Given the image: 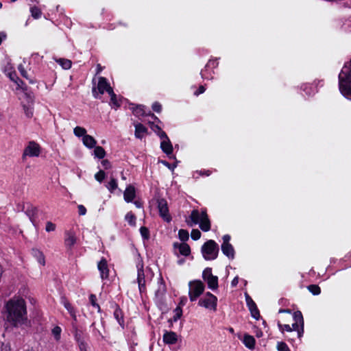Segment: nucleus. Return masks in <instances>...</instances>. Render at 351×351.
<instances>
[{
	"label": "nucleus",
	"instance_id": "nucleus-23",
	"mask_svg": "<svg viewBox=\"0 0 351 351\" xmlns=\"http://www.w3.org/2000/svg\"><path fill=\"white\" fill-rule=\"evenodd\" d=\"M160 148L162 151L167 155L171 154L173 151V145L169 138L162 141L160 143Z\"/></svg>",
	"mask_w": 351,
	"mask_h": 351
},
{
	"label": "nucleus",
	"instance_id": "nucleus-4",
	"mask_svg": "<svg viewBox=\"0 0 351 351\" xmlns=\"http://www.w3.org/2000/svg\"><path fill=\"white\" fill-rule=\"evenodd\" d=\"M219 248L215 241L210 239L206 241L201 247V253L206 261H213L217 258Z\"/></svg>",
	"mask_w": 351,
	"mask_h": 351
},
{
	"label": "nucleus",
	"instance_id": "nucleus-5",
	"mask_svg": "<svg viewBox=\"0 0 351 351\" xmlns=\"http://www.w3.org/2000/svg\"><path fill=\"white\" fill-rule=\"evenodd\" d=\"M189 296L191 302L195 301L204 291L205 285L199 280L190 281L189 283Z\"/></svg>",
	"mask_w": 351,
	"mask_h": 351
},
{
	"label": "nucleus",
	"instance_id": "nucleus-7",
	"mask_svg": "<svg viewBox=\"0 0 351 351\" xmlns=\"http://www.w3.org/2000/svg\"><path fill=\"white\" fill-rule=\"evenodd\" d=\"M223 243L221 248L223 254L226 256L229 259H234L235 251L232 245L230 243L231 237L229 234L223 236Z\"/></svg>",
	"mask_w": 351,
	"mask_h": 351
},
{
	"label": "nucleus",
	"instance_id": "nucleus-20",
	"mask_svg": "<svg viewBox=\"0 0 351 351\" xmlns=\"http://www.w3.org/2000/svg\"><path fill=\"white\" fill-rule=\"evenodd\" d=\"M165 344L173 345L178 341V335L175 332L165 330L162 336Z\"/></svg>",
	"mask_w": 351,
	"mask_h": 351
},
{
	"label": "nucleus",
	"instance_id": "nucleus-37",
	"mask_svg": "<svg viewBox=\"0 0 351 351\" xmlns=\"http://www.w3.org/2000/svg\"><path fill=\"white\" fill-rule=\"evenodd\" d=\"M315 86L311 85L309 84H304L302 85V90L308 95H311L315 93Z\"/></svg>",
	"mask_w": 351,
	"mask_h": 351
},
{
	"label": "nucleus",
	"instance_id": "nucleus-57",
	"mask_svg": "<svg viewBox=\"0 0 351 351\" xmlns=\"http://www.w3.org/2000/svg\"><path fill=\"white\" fill-rule=\"evenodd\" d=\"M161 162L170 170H173L176 167V163H169L167 160H162Z\"/></svg>",
	"mask_w": 351,
	"mask_h": 351
},
{
	"label": "nucleus",
	"instance_id": "nucleus-63",
	"mask_svg": "<svg viewBox=\"0 0 351 351\" xmlns=\"http://www.w3.org/2000/svg\"><path fill=\"white\" fill-rule=\"evenodd\" d=\"M205 90H206V88L204 87V86L201 85L199 86L197 90L195 92V95L197 96L200 94L204 93L205 92Z\"/></svg>",
	"mask_w": 351,
	"mask_h": 351
},
{
	"label": "nucleus",
	"instance_id": "nucleus-50",
	"mask_svg": "<svg viewBox=\"0 0 351 351\" xmlns=\"http://www.w3.org/2000/svg\"><path fill=\"white\" fill-rule=\"evenodd\" d=\"M23 110L25 112V114L27 118H32L34 114L33 108L26 106L23 105Z\"/></svg>",
	"mask_w": 351,
	"mask_h": 351
},
{
	"label": "nucleus",
	"instance_id": "nucleus-42",
	"mask_svg": "<svg viewBox=\"0 0 351 351\" xmlns=\"http://www.w3.org/2000/svg\"><path fill=\"white\" fill-rule=\"evenodd\" d=\"M307 289L314 295H318L321 293V288L317 285H310Z\"/></svg>",
	"mask_w": 351,
	"mask_h": 351
},
{
	"label": "nucleus",
	"instance_id": "nucleus-22",
	"mask_svg": "<svg viewBox=\"0 0 351 351\" xmlns=\"http://www.w3.org/2000/svg\"><path fill=\"white\" fill-rule=\"evenodd\" d=\"M131 107L130 108L132 110V113L136 117H145L147 116V112L145 110V106L143 105H135L133 104H130Z\"/></svg>",
	"mask_w": 351,
	"mask_h": 351
},
{
	"label": "nucleus",
	"instance_id": "nucleus-41",
	"mask_svg": "<svg viewBox=\"0 0 351 351\" xmlns=\"http://www.w3.org/2000/svg\"><path fill=\"white\" fill-rule=\"evenodd\" d=\"M140 233L144 241H147L150 238V233L149 229L145 226H142L140 228Z\"/></svg>",
	"mask_w": 351,
	"mask_h": 351
},
{
	"label": "nucleus",
	"instance_id": "nucleus-54",
	"mask_svg": "<svg viewBox=\"0 0 351 351\" xmlns=\"http://www.w3.org/2000/svg\"><path fill=\"white\" fill-rule=\"evenodd\" d=\"M89 302L93 307H97V297L95 294L91 293L89 295Z\"/></svg>",
	"mask_w": 351,
	"mask_h": 351
},
{
	"label": "nucleus",
	"instance_id": "nucleus-35",
	"mask_svg": "<svg viewBox=\"0 0 351 351\" xmlns=\"http://www.w3.org/2000/svg\"><path fill=\"white\" fill-rule=\"evenodd\" d=\"M214 73V71L211 69H206V65L204 69H202L200 72V75L202 77L204 80H211L213 79V74Z\"/></svg>",
	"mask_w": 351,
	"mask_h": 351
},
{
	"label": "nucleus",
	"instance_id": "nucleus-34",
	"mask_svg": "<svg viewBox=\"0 0 351 351\" xmlns=\"http://www.w3.org/2000/svg\"><path fill=\"white\" fill-rule=\"evenodd\" d=\"M56 62L62 67L64 69H69L72 66V62L69 59L59 58L56 60Z\"/></svg>",
	"mask_w": 351,
	"mask_h": 351
},
{
	"label": "nucleus",
	"instance_id": "nucleus-18",
	"mask_svg": "<svg viewBox=\"0 0 351 351\" xmlns=\"http://www.w3.org/2000/svg\"><path fill=\"white\" fill-rule=\"evenodd\" d=\"M198 305L208 309L216 311L217 301L213 302L211 299L207 298H201L198 301Z\"/></svg>",
	"mask_w": 351,
	"mask_h": 351
},
{
	"label": "nucleus",
	"instance_id": "nucleus-25",
	"mask_svg": "<svg viewBox=\"0 0 351 351\" xmlns=\"http://www.w3.org/2000/svg\"><path fill=\"white\" fill-rule=\"evenodd\" d=\"M243 343L246 348L252 350L255 347L256 340L253 336L248 334H245Z\"/></svg>",
	"mask_w": 351,
	"mask_h": 351
},
{
	"label": "nucleus",
	"instance_id": "nucleus-48",
	"mask_svg": "<svg viewBox=\"0 0 351 351\" xmlns=\"http://www.w3.org/2000/svg\"><path fill=\"white\" fill-rule=\"evenodd\" d=\"M278 326L282 332H284V331L289 332H292L291 327L289 324H282L280 322H278Z\"/></svg>",
	"mask_w": 351,
	"mask_h": 351
},
{
	"label": "nucleus",
	"instance_id": "nucleus-30",
	"mask_svg": "<svg viewBox=\"0 0 351 351\" xmlns=\"http://www.w3.org/2000/svg\"><path fill=\"white\" fill-rule=\"evenodd\" d=\"M208 287L212 290H215L218 288V277L217 276H214L213 277H210L209 279L206 280Z\"/></svg>",
	"mask_w": 351,
	"mask_h": 351
},
{
	"label": "nucleus",
	"instance_id": "nucleus-64",
	"mask_svg": "<svg viewBox=\"0 0 351 351\" xmlns=\"http://www.w3.org/2000/svg\"><path fill=\"white\" fill-rule=\"evenodd\" d=\"M146 117H151L156 122L160 123V120L150 110L147 112Z\"/></svg>",
	"mask_w": 351,
	"mask_h": 351
},
{
	"label": "nucleus",
	"instance_id": "nucleus-15",
	"mask_svg": "<svg viewBox=\"0 0 351 351\" xmlns=\"http://www.w3.org/2000/svg\"><path fill=\"white\" fill-rule=\"evenodd\" d=\"M112 307L114 308V317L117 319V322L120 325L122 328H124L125 326V321H124V315L123 312L121 309L120 306L118 304L114 303L112 304Z\"/></svg>",
	"mask_w": 351,
	"mask_h": 351
},
{
	"label": "nucleus",
	"instance_id": "nucleus-26",
	"mask_svg": "<svg viewBox=\"0 0 351 351\" xmlns=\"http://www.w3.org/2000/svg\"><path fill=\"white\" fill-rule=\"evenodd\" d=\"M83 144L88 148L91 149L95 147L97 141L95 138L89 134H86L82 138Z\"/></svg>",
	"mask_w": 351,
	"mask_h": 351
},
{
	"label": "nucleus",
	"instance_id": "nucleus-16",
	"mask_svg": "<svg viewBox=\"0 0 351 351\" xmlns=\"http://www.w3.org/2000/svg\"><path fill=\"white\" fill-rule=\"evenodd\" d=\"M73 333L74 339L77 343V346L87 343L86 341V337L84 332L82 330L78 329L76 325L73 324Z\"/></svg>",
	"mask_w": 351,
	"mask_h": 351
},
{
	"label": "nucleus",
	"instance_id": "nucleus-47",
	"mask_svg": "<svg viewBox=\"0 0 351 351\" xmlns=\"http://www.w3.org/2000/svg\"><path fill=\"white\" fill-rule=\"evenodd\" d=\"M106 178V173L104 170H99L95 174V178L99 182H102Z\"/></svg>",
	"mask_w": 351,
	"mask_h": 351
},
{
	"label": "nucleus",
	"instance_id": "nucleus-44",
	"mask_svg": "<svg viewBox=\"0 0 351 351\" xmlns=\"http://www.w3.org/2000/svg\"><path fill=\"white\" fill-rule=\"evenodd\" d=\"M278 351H291L287 344L284 341H278L276 344Z\"/></svg>",
	"mask_w": 351,
	"mask_h": 351
},
{
	"label": "nucleus",
	"instance_id": "nucleus-9",
	"mask_svg": "<svg viewBox=\"0 0 351 351\" xmlns=\"http://www.w3.org/2000/svg\"><path fill=\"white\" fill-rule=\"evenodd\" d=\"M157 207L158 209L160 216L163 219L164 221L169 222L171 220V217L169 214V207L167 202L164 198H160L157 199Z\"/></svg>",
	"mask_w": 351,
	"mask_h": 351
},
{
	"label": "nucleus",
	"instance_id": "nucleus-24",
	"mask_svg": "<svg viewBox=\"0 0 351 351\" xmlns=\"http://www.w3.org/2000/svg\"><path fill=\"white\" fill-rule=\"evenodd\" d=\"M31 254L40 265L43 266L45 265V258L43 252L37 248H33Z\"/></svg>",
	"mask_w": 351,
	"mask_h": 351
},
{
	"label": "nucleus",
	"instance_id": "nucleus-39",
	"mask_svg": "<svg viewBox=\"0 0 351 351\" xmlns=\"http://www.w3.org/2000/svg\"><path fill=\"white\" fill-rule=\"evenodd\" d=\"M73 133L76 136L82 138L87 134L86 130L80 126H76L73 130Z\"/></svg>",
	"mask_w": 351,
	"mask_h": 351
},
{
	"label": "nucleus",
	"instance_id": "nucleus-1",
	"mask_svg": "<svg viewBox=\"0 0 351 351\" xmlns=\"http://www.w3.org/2000/svg\"><path fill=\"white\" fill-rule=\"evenodd\" d=\"M6 320L14 327L24 324L27 320L26 303L23 298L10 300L5 304Z\"/></svg>",
	"mask_w": 351,
	"mask_h": 351
},
{
	"label": "nucleus",
	"instance_id": "nucleus-55",
	"mask_svg": "<svg viewBox=\"0 0 351 351\" xmlns=\"http://www.w3.org/2000/svg\"><path fill=\"white\" fill-rule=\"evenodd\" d=\"M13 75L16 77L15 83L18 85V86L20 88L25 90V88L23 86V85H25L24 82L22 80H21L15 73Z\"/></svg>",
	"mask_w": 351,
	"mask_h": 351
},
{
	"label": "nucleus",
	"instance_id": "nucleus-12",
	"mask_svg": "<svg viewBox=\"0 0 351 351\" xmlns=\"http://www.w3.org/2000/svg\"><path fill=\"white\" fill-rule=\"evenodd\" d=\"M97 269L100 273V277L102 280H108L109 278L110 270L108 268V261L106 258L102 257L98 262Z\"/></svg>",
	"mask_w": 351,
	"mask_h": 351
},
{
	"label": "nucleus",
	"instance_id": "nucleus-29",
	"mask_svg": "<svg viewBox=\"0 0 351 351\" xmlns=\"http://www.w3.org/2000/svg\"><path fill=\"white\" fill-rule=\"evenodd\" d=\"M63 305L64 308L68 311L72 318L75 322L77 321V316H76V311L75 308L73 306V305L66 299L64 300L63 302Z\"/></svg>",
	"mask_w": 351,
	"mask_h": 351
},
{
	"label": "nucleus",
	"instance_id": "nucleus-31",
	"mask_svg": "<svg viewBox=\"0 0 351 351\" xmlns=\"http://www.w3.org/2000/svg\"><path fill=\"white\" fill-rule=\"evenodd\" d=\"M125 220L128 221L130 226L135 227L136 225V217L132 211L125 215Z\"/></svg>",
	"mask_w": 351,
	"mask_h": 351
},
{
	"label": "nucleus",
	"instance_id": "nucleus-10",
	"mask_svg": "<svg viewBox=\"0 0 351 351\" xmlns=\"http://www.w3.org/2000/svg\"><path fill=\"white\" fill-rule=\"evenodd\" d=\"M41 147L38 143L34 141L28 143V145L25 148L23 154V157L28 156L29 157H37L40 154Z\"/></svg>",
	"mask_w": 351,
	"mask_h": 351
},
{
	"label": "nucleus",
	"instance_id": "nucleus-19",
	"mask_svg": "<svg viewBox=\"0 0 351 351\" xmlns=\"http://www.w3.org/2000/svg\"><path fill=\"white\" fill-rule=\"evenodd\" d=\"M136 197V189L135 187L129 184L126 186V189L123 193V198L124 200L128 202H132L134 198Z\"/></svg>",
	"mask_w": 351,
	"mask_h": 351
},
{
	"label": "nucleus",
	"instance_id": "nucleus-59",
	"mask_svg": "<svg viewBox=\"0 0 351 351\" xmlns=\"http://www.w3.org/2000/svg\"><path fill=\"white\" fill-rule=\"evenodd\" d=\"M158 291H161L162 293L166 292V285L164 280L162 278H160V285Z\"/></svg>",
	"mask_w": 351,
	"mask_h": 351
},
{
	"label": "nucleus",
	"instance_id": "nucleus-14",
	"mask_svg": "<svg viewBox=\"0 0 351 351\" xmlns=\"http://www.w3.org/2000/svg\"><path fill=\"white\" fill-rule=\"evenodd\" d=\"M173 249H178L179 253L184 256H189L191 254V247L186 243L174 242L173 243Z\"/></svg>",
	"mask_w": 351,
	"mask_h": 351
},
{
	"label": "nucleus",
	"instance_id": "nucleus-38",
	"mask_svg": "<svg viewBox=\"0 0 351 351\" xmlns=\"http://www.w3.org/2000/svg\"><path fill=\"white\" fill-rule=\"evenodd\" d=\"M178 237L182 243H186L189 239V234L188 230L184 229H180L178 231Z\"/></svg>",
	"mask_w": 351,
	"mask_h": 351
},
{
	"label": "nucleus",
	"instance_id": "nucleus-49",
	"mask_svg": "<svg viewBox=\"0 0 351 351\" xmlns=\"http://www.w3.org/2000/svg\"><path fill=\"white\" fill-rule=\"evenodd\" d=\"M202 235L201 232L198 229H193L191 232V239L194 241H197L200 239Z\"/></svg>",
	"mask_w": 351,
	"mask_h": 351
},
{
	"label": "nucleus",
	"instance_id": "nucleus-43",
	"mask_svg": "<svg viewBox=\"0 0 351 351\" xmlns=\"http://www.w3.org/2000/svg\"><path fill=\"white\" fill-rule=\"evenodd\" d=\"M61 332L62 328L58 326H55L51 330V333L56 341H59L60 339Z\"/></svg>",
	"mask_w": 351,
	"mask_h": 351
},
{
	"label": "nucleus",
	"instance_id": "nucleus-46",
	"mask_svg": "<svg viewBox=\"0 0 351 351\" xmlns=\"http://www.w3.org/2000/svg\"><path fill=\"white\" fill-rule=\"evenodd\" d=\"M219 62L217 59H213L209 60L207 62L206 65V69H211L214 70V69L217 68L218 66Z\"/></svg>",
	"mask_w": 351,
	"mask_h": 351
},
{
	"label": "nucleus",
	"instance_id": "nucleus-60",
	"mask_svg": "<svg viewBox=\"0 0 351 351\" xmlns=\"http://www.w3.org/2000/svg\"><path fill=\"white\" fill-rule=\"evenodd\" d=\"M1 351H12L10 345L8 343H2Z\"/></svg>",
	"mask_w": 351,
	"mask_h": 351
},
{
	"label": "nucleus",
	"instance_id": "nucleus-21",
	"mask_svg": "<svg viewBox=\"0 0 351 351\" xmlns=\"http://www.w3.org/2000/svg\"><path fill=\"white\" fill-rule=\"evenodd\" d=\"M134 127V136L136 138L141 140L145 135L149 134L147 128L143 124L138 123Z\"/></svg>",
	"mask_w": 351,
	"mask_h": 351
},
{
	"label": "nucleus",
	"instance_id": "nucleus-56",
	"mask_svg": "<svg viewBox=\"0 0 351 351\" xmlns=\"http://www.w3.org/2000/svg\"><path fill=\"white\" fill-rule=\"evenodd\" d=\"M159 137L160 139H162V141L163 140H167L169 138L167 134H166L165 132H164L162 128H160V130L159 131H157V132L156 133Z\"/></svg>",
	"mask_w": 351,
	"mask_h": 351
},
{
	"label": "nucleus",
	"instance_id": "nucleus-40",
	"mask_svg": "<svg viewBox=\"0 0 351 351\" xmlns=\"http://www.w3.org/2000/svg\"><path fill=\"white\" fill-rule=\"evenodd\" d=\"M30 12L32 16L35 19H38L41 17L42 12L41 10L37 7V6H33L30 8Z\"/></svg>",
	"mask_w": 351,
	"mask_h": 351
},
{
	"label": "nucleus",
	"instance_id": "nucleus-3",
	"mask_svg": "<svg viewBox=\"0 0 351 351\" xmlns=\"http://www.w3.org/2000/svg\"><path fill=\"white\" fill-rule=\"evenodd\" d=\"M189 218L191 223L186 221L189 226H192L193 224H199V228L204 232H208L210 230L211 223L206 208H202L201 212L197 209L193 210Z\"/></svg>",
	"mask_w": 351,
	"mask_h": 351
},
{
	"label": "nucleus",
	"instance_id": "nucleus-27",
	"mask_svg": "<svg viewBox=\"0 0 351 351\" xmlns=\"http://www.w3.org/2000/svg\"><path fill=\"white\" fill-rule=\"evenodd\" d=\"M174 315L172 318L169 319V322L170 323V327L173 325V322H176L179 319L181 318L182 316V308L181 306H178L174 310H173Z\"/></svg>",
	"mask_w": 351,
	"mask_h": 351
},
{
	"label": "nucleus",
	"instance_id": "nucleus-45",
	"mask_svg": "<svg viewBox=\"0 0 351 351\" xmlns=\"http://www.w3.org/2000/svg\"><path fill=\"white\" fill-rule=\"evenodd\" d=\"M214 276V275L212 273V268L211 267H206L204 269L202 272V278L204 281L209 279L210 277Z\"/></svg>",
	"mask_w": 351,
	"mask_h": 351
},
{
	"label": "nucleus",
	"instance_id": "nucleus-51",
	"mask_svg": "<svg viewBox=\"0 0 351 351\" xmlns=\"http://www.w3.org/2000/svg\"><path fill=\"white\" fill-rule=\"evenodd\" d=\"M56 226L55 223L51 221H47L46 223L45 230L48 232L54 231L56 230Z\"/></svg>",
	"mask_w": 351,
	"mask_h": 351
},
{
	"label": "nucleus",
	"instance_id": "nucleus-52",
	"mask_svg": "<svg viewBox=\"0 0 351 351\" xmlns=\"http://www.w3.org/2000/svg\"><path fill=\"white\" fill-rule=\"evenodd\" d=\"M152 108L154 112L160 113L162 111V105L159 102L155 101L152 104Z\"/></svg>",
	"mask_w": 351,
	"mask_h": 351
},
{
	"label": "nucleus",
	"instance_id": "nucleus-53",
	"mask_svg": "<svg viewBox=\"0 0 351 351\" xmlns=\"http://www.w3.org/2000/svg\"><path fill=\"white\" fill-rule=\"evenodd\" d=\"M147 123L154 132L156 133L157 131L160 130V127L158 124H155L153 121H149Z\"/></svg>",
	"mask_w": 351,
	"mask_h": 351
},
{
	"label": "nucleus",
	"instance_id": "nucleus-33",
	"mask_svg": "<svg viewBox=\"0 0 351 351\" xmlns=\"http://www.w3.org/2000/svg\"><path fill=\"white\" fill-rule=\"evenodd\" d=\"M106 187L108 191L112 193L118 188V182L116 178L111 177L110 180L106 185Z\"/></svg>",
	"mask_w": 351,
	"mask_h": 351
},
{
	"label": "nucleus",
	"instance_id": "nucleus-58",
	"mask_svg": "<svg viewBox=\"0 0 351 351\" xmlns=\"http://www.w3.org/2000/svg\"><path fill=\"white\" fill-rule=\"evenodd\" d=\"M78 213L80 215H85L86 213V208L84 206L80 204L77 206Z\"/></svg>",
	"mask_w": 351,
	"mask_h": 351
},
{
	"label": "nucleus",
	"instance_id": "nucleus-6",
	"mask_svg": "<svg viewBox=\"0 0 351 351\" xmlns=\"http://www.w3.org/2000/svg\"><path fill=\"white\" fill-rule=\"evenodd\" d=\"M294 322L291 326L292 331L297 332V337L301 338L304 334V318L300 311H296L293 313Z\"/></svg>",
	"mask_w": 351,
	"mask_h": 351
},
{
	"label": "nucleus",
	"instance_id": "nucleus-8",
	"mask_svg": "<svg viewBox=\"0 0 351 351\" xmlns=\"http://www.w3.org/2000/svg\"><path fill=\"white\" fill-rule=\"evenodd\" d=\"M110 86L108 80L104 77H99L98 80L97 86H93L92 88L93 96L95 99L99 98V95H103L106 92L107 89Z\"/></svg>",
	"mask_w": 351,
	"mask_h": 351
},
{
	"label": "nucleus",
	"instance_id": "nucleus-2",
	"mask_svg": "<svg viewBox=\"0 0 351 351\" xmlns=\"http://www.w3.org/2000/svg\"><path fill=\"white\" fill-rule=\"evenodd\" d=\"M338 78L340 93L346 97H351V60L344 64Z\"/></svg>",
	"mask_w": 351,
	"mask_h": 351
},
{
	"label": "nucleus",
	"instance_id": "nucleus-36",
	"mask_svg": "<svg viewBox=\"0 0 351 351\" xmlns=\"http://www.w3.org/2000/svg\"><path fill=\"white\" fill-rule=\"evenodd\" d=\"M110 105L111 106L112 108L115 110L118 109L121 106V99H118L117 95H112V97H110Z\"/></svg>",
	"mask_w": 351,
	"mask_h": 351
},
{
	"label": "nucleus",
	"instance_id": "nucleus-62",
	"mask_svg": "<svg viewBox=\"0 0 351 351\" xmlns=\"http://www.w3.org/2000/svg\"><path fill=\"white\" fill-rule=\"evenodd\" d=\"M204 298H207L211 299L215 302V301H217V298L215 295L211 293L210 292L206 293Z\"/></svg>",
	"mask_w": 351,
	"mask_h": 351
},
{
	"label": "nucleus",
	"instance_id": "nucleus-17",
	"mask_svg": "<svg viewBox=\"0 0 351 351\" xmlns=\"http://www.w3.org/2000/svg\"><path fill=\"white\" fill-rule=\"evenodd\" d=\"M137 268V282H145V277L143 269V261L140 254H138V262L136 263Z\"/></svg>",
	"mask_w": 351,
	"mask_h": 351
},
{
	"label": "nucleus",
	"instance_id": "nucleus-61",
	"mask_svg": "<svg viewBox=\"0 0 351 351\" xmlns=\"http://www.w3.org/2000/svg\"><path fill=\"white\" fill-rule=\"evenodd\" d=\"M101 165L106 169H110L112 167L110 162L107 159L103 160L101 161Z\"/></svg>",
	"mask_w": 351,
	"mask_h": 351
},
{
	"label": "nucleus",
	"instance_id": "nucleus-11",
	"mask_svg": "<svg viewBox=\"0 0 351 351\" xmlns=\"http://www.w3.org/2000/svg\"><path fill=\"white\" fill-rule=\"evenodd\" d=\"M39 210L36 206H34L30 203L27 204L25 214L28 216L30 221L32 223L34 227H37L38 224V214Z\"/></svg>",
	"mask_w": 351,
	"mask_h": 351
},
{
	"label": "nucleus",
	"instance_id": "nucleus-13",
	"mask_svg": "<svg viewBox=\"0 0 351 351\" xmlns=\"http://www.w3.org/2000/svg\"><path fill=\"white\" fill-rule=\"evenodd\" d=\"M77 242L75 233L73 230H66L64 232V245L68 250H71Z\"/></svg>",
	"mask_w": 351,
	"mask_h": 351
},
{
	"label": "nucleus",
	"instance_id": "nucleus-32",
	"mask_svg": "<svg viewBox=\"0 0 351 351\" xmlns=\"http://www.w3.org/2000/svg\"><path fill=\"white\" fill-rule=\"evenodd\" d=\"M93 148H95V149H94L95 157L99 159H104L106 154L105 149L101 146H96V145Z\"/></svg>",
	"mask_w": 351,
	"mask_h": 351
},
{
	"label": "nucleus",
	"instance_id": "nucleus-28",
	"mask_svg": "<svg viewBox=\"0 0 351 351\" xmlns=\"http://www.w3.org/2000/svg\"><path fill=\"white\" fill-rule=\"evenodd\" d=\"M247 307L253 318H254L256 320H258L261 317L260 311L255 302L252 303L250 305H247Z\"/></svg>",
	"mask_w": 351,
	"mask_h": 351
}]
</instances>
